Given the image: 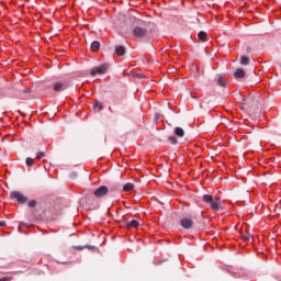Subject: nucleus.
<instances>
[{
	"label": "nucleus",
	"mask_w": 281,
	"mask_h": 281,
	"mask_svg": "<svg viewBox=\"0 0 281 281\" xmlns=\"http://www.w3.org/2000/svg\"><path fill=\"white\" fill-rule=\"evenodd\" d=\"M43 157H45V153L40 151L36 154V159H43Z\"/></svg>",
	"instance_id": "412c9836"
},
{
	"label": "nucleus",
	"mask_w": 281,
	"mask_h": 281,
	"mask_svg": "<svg viewBox=\"0 0 281 281\" xmlns=\"http://www.w3.org/2000/svg\"><path fill=\"white\" fill-rule=\"evenodd\" d=\"M202 201L204 203H209L211 210H213L214 212H218V210H221V198L220 196H212L210 194H204L202 196Z\"/></svg>",
	"instance_id": "f257e3e1"
},
{
	"label": "nucleus",
	"mask_w": 281,
	"mask_h": 281,
	"mask_svg": "<svg viewBox=\"0 0 281 281\" xmlns=\"http://www.w3.org/2000/svg\"><path fill=\"white\" fill-rule=\"evenodd\" d=\"M108 69H109V64H102L99 67L92 68L90 74L91 76H95L97 74L102 75V74H106Z\"/></svg>",
	"instance_id": "39448f33"
},
{
	"label": "nucleus",
	"mask_w": 281,
	"mask_h": 281,
	"mask_svg": "<svg viewBox=\"0 0 281 281\" xmlns=\"http://www.w3.org/2000/svg\"><path fill=\"white\" fill-rule=\"evenodd\" d=\"M53 89L54 91H65V89H67V86L59 81L54 83Z\"/></svg>",
	"instance_id": "6e6552de"
},
{
	"label": "nucleus",
	"mask_w": 281,
	"mask_h": 281,
	"mask_svg": "<svg viewBox=\"0 0 281 281\" xmlns=\"http://www.w3.org/2000/svg\"><path fill=\"white\" fill-rule=\"evenodd\" d=\"M169 142H171V144H177V137L170 136Z\"/></svg>",
	"instance_id": "5701e85b"
},
{
	"label": "nucleus",
	"mask_w": 281,
	"mask_h": 281,
	"mask_svg": "<svg viewBox=\"0 0 281 281\" xmlns=\"http://www.w3.org/2000/svg\"><path fill=\"white\" fill-rule=\"evenodd\" d=\"M25 164L30 168V167L34 166V159L31 157H27L25 160Z\"/></svg>",
	"instance_id": "6ab92c4d"
},
{
	"label": "nucleus",
	"mask_w": 281,
	"mask_h": 281,
	"mask_svg": "<svg viewBox=\"0 0 281 281\" xmlns=\"http://www.w3.org/2000/svg\"><path fill=\"white\" fill-rule=\"evenodd\" d=\"M245 70L243 68H237L234 72L235 78H245Z\"/></svg>",
	"instance_id": "9d476101"
},
{
	"label": "nucleus",
	"mask_w": 281,
	"mask_h": 281,
	"mask_svg": "<svg viewBox=\"0 0 281 281\" xmlns=\"http://www.w3.org/2000/svg\"><path fill=\"white\" fill-rule=\"evenodd\" d=\"M243 240H246L247 243H250V240H254V235L251 233H246L241 235Z\"/></svg>",
	"instance_id": "ddd939ff"
},
{
	"label": "nucleus",
	"mask_w": 281,
	"mask_h": 281,
	"mask_svg": "<svg viewBox=\"0 0 281 281\" xmlns=\"http://www.w3.org/2000/svg\"><path fill=\"white\" fill-rule=\"evenodd\" d=\"M10 199L12 200H16L18 203H20L21 205L25 204L26 201H29L27 196L23 195V193L19 192V191H12L10 193Z\"/></svg>",
	"instance_id": "f03ea898"
},
{
	"label": "nucleus",
	"mask_w": 281,
	"mask_h": 281,
	"mask_svg": "<svg viewBox=\"0 0 281 281\" xmlns=\"http://www.w3.org/2000/svg\"><path fill=\"white\" fill-rule=\"evenodd\" d=\"M137 78H144V75H136Z\"/></svg>",
	"instance_id": "bb28decb"
},
{
	"label": "nucleus",
	"mask_w": 281,
	"mask_h": 281,
	"mask_svg": "<svg viewBox=\"0 0 281 281\" xmlns=\"http://www.w3.org/2000/svg\"><path fill=\"white\" fill-rule=\"evenodd\" d=\"M198 37H199L200 41H205L207 38V33H205L204 31H201L198 34Z\"/></svg>",
	"instance_id": "dca6fc26"
},
{
	"label": "nucleus",
	"mask_w": 281,
	"mask_h": 281,
	"mask_svg": "<svg viewBox=\"0 0 281 281\" xmlns=\"http://www.w3.org/2000/svg\"><path fill=\"white\" fill-rule=\"evenodd\" d=\"M135 188V184L133 183H126L124 187H123V190L124 192H131V190H133Z\"/></svg>",
	"instance_id": "4468645a"
},
{
	"label": "nucleus",
	"mask_w": 281,
	"mask_h": 281,
	"mask_svg": "<svg viewBox=\"0 0 281 281\" xmlns=\"http://www.w3.org/2000/svg\"><path fill=\"white\" fill-rule=\"evenodd\" d=\"M90 48H91V52H98V49H100V42L98 41L92 42Z\"/></svg>",
	"instance_id": "f8f14e48"
},
{
	"label": "nucleus",
	"mask_w": 281,
	"mask_h": 281,
	"mask_svg": "<svg viewBox=\"0 0 281 281\" xmlns=\"http://www.w3.org/2000/svg\"><path fill=\"white\" fill-rule=\"evenodd\" d=\"M249 63H250L249 57L247 56L240 57V65H249Z\"/></svg>",
	"instance_id": "f3484780"
},
{
	"label": "nucleus",
	"mask_w": 281,
	"mask_h": 281,
	"mask_svg": "<svg viewBox=\"0 0 281 281\" xmlns=\"http://www.w3.org/2000/svg\"><path fill=\"white\" fill-rule=\"evenodd\" d=\"M126 227H139V222L136 220H132L130 223L126 224Z\"/></svg>",
	"instance_id": "2eb2a0df"
},
{
	"label": "nucleus",
	"mask_w": 281,
	"mask_h": 281,
	"mask_svg": "<svg viewBox=\"0 0 281 281\" xmlns=\"http://www.w3.org/2000/svg\"><path fill=\"white\" fill-rule=\"evenodd\" d=\"M31 93H32V89L26 88V89L22 90L19 98H20V100H30L32 98Z\"/></svg>",
	"instance_id": "423d86ee"
},
{
	"label": "nucleus",
	"mask_w": 281,
	"mask_h": 281,
	"mask_svg": "<svg viewBox=\"0 0 281 281\" xmlns=\"http://www.w3.org/2000/svg\"><path fill=\"white\" fill-rule=\"evenodd\" d=\"M133 34L136 38H144L148 35V29L142 26H135L133 29Z\"/></svg>",
	"instance_id": "7ed1b4c3"
},
{
	"label": "nucleus",
	"mask_w": 281,
	"mask_h": 281,
	"mask_svg": "<svg viewBox=\"0 0 281 281\" xmlns=\"http://www.w3.org/2000/svg\"><path fill=\"white\" fill-rule=\"evenodd\" d=\"M0 227H5V222H0Z\"/></svg>",
	"instance_id": "a878e982"
},
{
	"label": "nucleus",
	"mask_w": 281,
	"mask_h": 281,
	"mask_svg": "<svg viewBox=\"0 0 281 281\" xmlns=\"http://www.w3.org/2000/svg\"><path fill=\"white\" fill-rule=\"evenodd\" d=\"M175 135H177V137H183L186 135V132L181 127H176Z\"/></svg>",
	"instance_id": "9b49d317"
},
{
	"label": "nucleus",
	"mask_w": 281,
	"mask_h": 281,
	"mask_svg": "<svg viewBox=\"0 0 281 281\" xmlns=\"http://www.w3.org/2000/svg\"><path fill=\"white\" fill-rule=\"evenodd\" d=\"M93 194L97 199H102L103 196H106V194H109V187L101 186L94 191Z\"/></svg>",
	"instance_id": "20e7f679"
},
{
	"label": "nucleus",
	"mask_w": 281,
	"mask_h": 281,
	"mask_svg": "<svg viewBox=\"0 0 281 281\" xmlns=\"http://www.w3.org/2000/svg\"><path fill=\"white\" fill-rule=\"evenodd\" d=\"M75 249H77L78 251H82V249H85V247H82V246H76Z\"/></svg>",
	"instance_id": "393cba45"
},
{
	"label": "nucleus",
	"mask_w": 281,
	"mask_h": 281,
	"mask_svg": "<svg viewBox=\"0 0 281 281\" xmlns=\"http://www.w3.org/2000/svg\"><path fill=\"white\" fill-rule=\"evenodd\" d=\"M29 207H36V200H31L29 202Z\"/></svg>",
	"instance_id": "4be33fe9"
},
{
	"label": "nucleus",
	"mask_w": 281,
	"mask_h": 281,
	"mask_svg": "<svg viewBox=\"0 0 281 281\" xmlns=\"http://www.w3.org/2000/svg\"><path fill=\"white\" fill-rule=\"evenodd\" d=\"M217 85H220V87H225V85H227V81L225 80V78L220 77L217 79Z\"/></svg>",
	"instance_id": "a211bd4d"
},
{
	"label": "nucleus",
	"mask_w": 281,
	"mask_h": 281,
	"mask_svg": "<svg viewBox=\"0 0 281 281\" xmlns=\"http://www.w3.org/2000/svg\"><path fill=\"white\" fill-rule=\"evenodd\" d=\"M94 108L99 109V111H102L103 105H102V103H100V101H97L95 104H94Z\"/></svg>",
	"instance_id": "aec40b11"
},
{
	"label": "nucleus",
	"mask_w": 281,
	"mask_h": 281,
	"mask_svg": "<svg viewBox=\"0 0 281 281\" xmlns=\"http://www.w3.org/2000/svg\"><path fill=\"white\" fill-rule=\"evenodd\" d=\"M180 225L184 229H191L192 225H194V222H192V220H190V218H182L180 221Z\"/></svg>",
	"instance_id": "0eeeda50"
},
{
	"label": "nucleus",
	"mask_w": 281,
	"mask_h": 281,
	"mask_svg": "<svg viewBox=\"0 0 281 281\" xmlns=\"http://www.w3.org/2000/svg\"><path fill=\"white\" fill-rule=\"evenodd\" d=\"M115 54H117V56H124L126 48L124 46H115Z\"/></svg>",
	"instance_id": "1a4fd4ad"
},
{
	"label": "nucleus",
	"mask_w": 281,
	"mask_h": 281,
	"mask_svg": "<svg viewBox=\"0 0 281 281\" xmlns=\"http://www.w3.org/2000/svg\"><path fill=\"white\" fill-rule=\"evenodd\" d=\"M109 111H112L111 108H109Z\"/></svg>",
	"instance_id": "cd10ccee"
},
{
	"label": "nucleus",
	"mask_w": 281,
	"mask_h": 281,
	"mask_svg": "<svg viewBox=\"0 0 281 281\" xmlns=\"http://www.w3.org/2000/svg\"><path fill=\"white\" fill-rule=\"evenodd\" d=\"M0 281H12V278H10V277H3V278H0Z\"/></svg>",
	"instance_id": "b1692460"
}]
</instances>
